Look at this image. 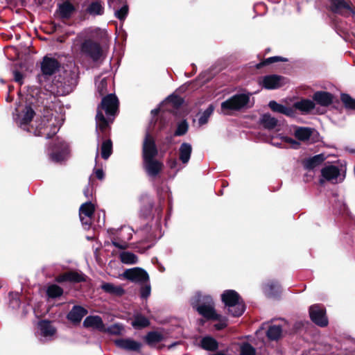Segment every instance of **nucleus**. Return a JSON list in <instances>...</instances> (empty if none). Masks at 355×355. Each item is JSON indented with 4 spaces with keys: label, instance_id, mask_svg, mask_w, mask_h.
<instances>
[{
    "label": "nucleus",
    "instance_id": "f257e3e1",
    "mask_svg": "<svg viewBox=\"0 0 355 355\" xmlns=\"http://www.w3.org/2000/svg\"><path fill=\"white\" fill-rule=\"evenodd\" d=\"M158 155L154 139L146 133L142 145L143 167L147 175L152 178L157 177L163 170L164 164L155 157Z\"/></svg>",
    "mask_w": 355,
    "mask_h": 355
},
{
    "label": "nucleus",
    "instance_id": "f03ea898",
    "mask_svg": "<svg viewBox=\"0 0 355 355\" xmlns=\"http://www.w3.org/2000/svg\"><path fill=\"white\" fill-rule=\"evenodd\" d=\"M221 300L227 307L228 313L233 317H240L245 310V304L240 295L234 290H225Z\"/></svg>",
    "mask_w": 355,
    "mask_h": 355
},
{
    "label": "nucleus",
    "instance_id": "7ed1b4c3",
    "mask_svg": "<svg viewBox=\"0 0 355 355\" xmlns=\"http://www.w3.org/2000/svg\"><path fill=\"white\" fill-rule=\"evenodd\" d=\"M250 100L248 94H234L221 103V112L225 115H231L234 111H240L247 108Z\"/></svg>",
    "mask_w": 355,
    "mask_h": 355
},
{
    "label": "nucleus",
    "instance_id": "20e7f679",
    "mask_svg": "<svg viewBox=\"0 0 355 355\" xmlns=\"http://www.w3.org/2000/svg\"><path fill=\"white\" fill-rule=\"evenodd\" d=\"M192 306L208 320L219 318V314L214 309L213 299L209 295H198V299L192 303Z\"/></svg>",
    "mask_w": 355,
    "mask_h": 355
},
{
    "label": "nucleus",
    "instance_id": "39448f33",
    "mask_svg": "<svg viewBox=\"0 0 355 355\" xmlns=\"http://www.w3.org/2000/svg\"><path fill=\"white\" fill-rule=\"evenodd\" d=\"M60 67V64L53 58H49L44 56L41 63V71L42 74L37 76V79L40 85H42L43 79H45L46 76H50L54 74Z\"/></svg>",
    "mask_w": 355,
    "mask_h": 355
},
{
    "label": "nucleus",
    "instance_id": "423d86ee",
    "mask_svg": "<svg viewBox=\"0 0 355 355\" xmlns=\"http://www.w3.org/2000/svg\"><path fill=\"white\" fill-rule=\"evenodd\" d=\"M81 51L96 62L103 56V49L101 44L91 39L85 40L81 44Z\"/></svg>",
    "mask_w": 355,
    "mask_h": 355
},
{
    "label": "nucleus",
    "instance_id": "0eeeda50",
    "mask_svg": "<svg viewBox=\"0 0 355 355\" xmlns=\"http://www.w3.org/2000/svg\"><path fill=\"white\" fill-rule=\"evenodd\" d=\"M119 100L114 94H110L102 98L97 110H104L107 116H115L119 109Z\"/></svg>",
    "mask_w": 355,
    "mask_h": 355
},
{
    "label": "nucleus",
    "instance_id": "6e6552de",
    "mask_svg": "<svg viewBox=\"0 0 355 355\" xmlns=\"http://www.w3.org/2000/svg\"><path fill=\"white\" fill-rule=\"evenodd\" d=\"M309 316L316 325L324 327L328 325V319L325 309L320 304H313L309 307Z\"/></svg>",
    "mask_w": 355,
    "mask_h": 355
},
{
    "label": "nucleus",
    "instance_id": "1a4fd4ad",
    "mask_svg": "<svg viewBox=\"0 0 355 355\" xmlns=\"http://www.w3.org/2000/svg\"><path fill=\"white\" fill-rule=\"evenodd\" d=\"M123 277L125 279L135 283L143 284L149 282L148 272L139 267L126 269L123 273Z\"/></svg>",
    "mask_w": 355,
    "mask_h": 355
},
{
    "label": "nucleus",
    "instance_id": "9d476101",
    "mask_svg": "<svg viewBox=\"0 0 355 355\" xmlns=\"http://www.w3.org/2000/svg\"><path fill=\"white\" fill-rule=\"evenodd\" d=\"M329 7L334 13L344 17L355 15V8L353 7L352 1H331V5Z\"/></svg>",
    "mask_w": 355,
    "mask_h": 355
},
{
    "label": "nucleus",
    "instance_id": "9b49d317",
    "mask_svg": "<svg viewBox=\"0 0 355 355\" xmlns=\"http://www.w3.org/2000/svg\"><path fill=\"white\" fill-rule=\"evenodd\" d=\"M55 281L58 283H81L87 281V276L81 272H78L75 270H71L58 275L55 277Z\"/></svg>",
    "mask_w": 355,
    "mask_h": 355
},
{
    "label": "nucleus",
    "instance_id": "f8f14e48",
    "mask_svg": "<svg viewBox=\"0 0 355 355\" xmlns=\"http://www.w3.org/2000/svg\"><path fill=\"white\" fill-rule=\"evenodd\" d=\"M114 344L121 349L137 353L141 352L142 347V344L140 342L132 338H118L114 340Z\"/></svg>",
    "mask_w": 355,
    "mask_h": 355
},
{
    "label": "nucleus",
    "instance_id": "ddd939ff",
    "mask_svg": "<svg viewBox=\"0 0 355 355\" xmlns=\"http://www.w3.org/2000/svg\"><path fill=\"white\" fill-rule=\"evenodd\" d=\"M286 78L277 75H267L263 78L262 87L266 89H276L285 85Z\"/></svg>",
    "mask_w": 355,
    "mask_h": 355
},
{
    "label": "nucleus",
    "instance_id": "4468645a",
    "mask_svg": "<svg viewBox=\"0 0 355 355\" xmlns=\"http://www.w3.org/2000/svg\"><path fill=\"white\" fill-rule=\"evenodd\" d=\"M35 112L31 105H26L21 111V116L19 119L18 123L19 126L28 132H31L29 128V123L33 121Z\"/></svg>",
    "mask_w": 355,
    "mask_h": 355
},
{
    "label": "nucleus",
    "instance_id": "2eb2a0df",
    "mask_svg": "<svg viewBox=\"0 0 355 355\" xmlns=\"http://www.w3.org/2000/svg\"><path fill=\"white\" fill-rule=\"evenodd\" d=\"M140 201L142 207L140 210V215L144 218H149L153 217L152 211L154 207V200L148 194H143L140 197Z\"/></svg>",
    "mask_w": 355,
    "mask_h": 355
},
{
    "label": "nucleus",
    "instance_id": "dca6fc26",
    "mask_svg": "<svg viewBox=\"0 0 355 355\" xmlns=\"http://www.w3.org/2000/svg\"><path fill=\"white\" fill-rule=\"evenodd\" d=\"M313 101L322 107H328L332 104L334 95L325 91L315 92L312 96Z\"/></svg>",
    "mask_w": 355,
    "mask_h": 355
},
{
    "label": "nucleus",
    "instance_id": "f3484780",
    "mask_svg": "<svg viewBox=\"0 0 355 355\" xmlns=\"http://www.w3.org/2000/svg\"><path fill=\"white\" fill-rule=\"evenodd\" d=\"M87 313L88 311L83 306L74 305L67 315V318L73 324H78Z\"/></svg>",
    "mask_w": 355,
    "mask_h": 355
},
{
    "label": "nucleus",
    "instance_id": "a211bd4d",
    "mask_svg": "<svg viewBox=\"0 0 355 355\" xmlns=\"http://www.w3.org/2000/svg\"><path fill=\"white\" fill-rule=\"evenodd\" d=\"M76 10L75 6L71 3V1H63L58 4L56 13L62 19H69Z\"/></svg>",
    "mask_w": 355,
    "mask_h": 355
},
{
    "label": "nucleus",
    "instance_id": "6ab92c4d",
    "mask_svg": "<svg viewBox=\"0 0 355 355\" xmlns=\"http://www.w3.org/2000/svg\"><path fill=\"white\" fill-rule=\"evenodd\" d=\"M270 109L277 113H280L289 117H295L296 112L291 107H286L278 103L275 101H270L268 103Z\"/></svg>",
    "mask_w": 355,
    "mask_h": 355
},
{
    "label": "nucleus",
    "instance_id": "aec40b11",
    "mask_svg": "<svg viewBox=\"0 0 355 355\" xmlns=\"http://www.w3.org/2000/svg\"><path fill=\"white\" fill-rule=\"evenodd\" d=\"M315 103L308 98H302L299 101L295 102L291 107L295 111H300L302 114H308L315 108Z\"/></svg>",
    "mask_w": 355,
    "mask_h": 355
},
{
    "label": "nucleus",
    "instance_id": "412c9836",
    "mask_svg": "<svg viewBox=\"0 0 355 355\" xmlns=\"http://www.w3.org/2000/svg\"><path fill=\"white\" fill-rule=\"evenodd\" d=\"M67 148L68 146L65 142H58L55 144L53 152L51 155V159L56 162L62 161L67 152Z\"/></svg>",
    "mask_w": 355,
    "mask_h": 355
},
{
    "label": "nucleus",
    "instance_id": "4be33fe9",
    "mask_svg": "<svg viewBox=\"0 0 355 355\" xmlns=\"http://www.w3.org/2000/svg\"><path fill=\"white\" fill-rule=\"evenodd\" d=\"M36 123L37 125L35 128L31 126L34 135L39 137L44 136L46 137V132L49 128V119L44 116L43 118H41L40 121H36Z\"/></svg>",
    "mask_w": 355,
    "mask_h": 355
},
{
    "label": "nucleus",
    "instance_id": "5701e85b",
    "mask_svg": "<svg viewBox=\"0 0 355 355\" xmlns=\"http://www.w3.org/2000/svg\"><path fill=\"white\" fill-rule=\"evenodd\" d=\"M326 158L327 157L323 153L314 155L304 160V167L309 171L313 170L315 167L322 164Z\"/></svg>",
    "mask_w": 355,
    "mask_h": 355
},
{
    "label": "nucleus",
    "instance_id": "b1692460",
    "mask_svg": "<svg viewBox=\"0 0 355 355\" xmlns=\"http://www.w3.org/2000/svg\"><path fill=\"white\" fill-rule=\"evenodd\" d=\"M83 326L86 328H93L98 330L104 329L103 320L99 315H89L86 317L83 322Z\"/></svg>",
    "mask_w": 355,
    "mask_h": 355
},
{
    "label": "nucleus",
    "instance_id": "393cba45",
    "mask_svg": "<svg viewBox=\"0 0 355 355\" xmlns=\"http://www.w3.org/2000/svg\"><path fill=\"white\" fill-rule=\"evenodd\" d=\"M321 175L327 181H332L340 175V169L336 166L329 165L322 168Z\"/></svg>",
    "mask_w": 355,
    "mask_h": 355
},
{
    "label": "nucleus",
    "instance_id": "a878e982",
    "mask_svg": "<svg viewBox=\"0 0 355 355\" xmlns=\"http://www.w3.org/2000/svg\"><path fill=\"white\" fill-rule=\"evenodd\" d=\"M101 288L106 293L121 297L125 294V290L121 286H115L112 283L104 282L101 284Z\"/></svg>",
    "mask_w": 355,
    "mask_h": 355
},
{
    "label": "nucleus",
    "instance_id": "bb28decb",
    "mask_svg": "<svg viewBox=\"0 0 355 355\" xmlns=\"http://www.w3.org/2000/svg\"><path fill=\"white\" fill-rule=\"evenodd\" d=\"M315 130L309 127H296L294 131V136L301 141H308Z\"/></svg>",
    "mask_w": 355,
    "mask_h": 355
},
{
    "label": "nucleus",
    "instance_id": "cd10ccee",
    "mask_svg": "<svg viewBox=\"0 0 355 355\" xmlns=\"http://www.w3.org/2000/svg\"><path fill=\"white\" fill-rule=\"evenodd\" d=\"M164 335L157 331H151L147 333L144 337L145 343L150 347H153L156 344L163 341Z\"/></svg>",
    "mask_w": 355,
    "mask_h": 355
},
{
    "label": "nucleus",
    "instance_id": "c85d7f7f",
    "mask_svg": "<svg viewBox=\"0 0 355 355\" xmlns=\"http://www.w3.org/2000/svg\"><path fill=\"white\" fill-rule=\"evenodd\" d=\"M192 153V146L190 144L184 142L179 148V159L183 164H187Z\"/></svg>",
    "mask_w": 355,
    "mask_h": 355
},
{
    "label": "nucleus",
    "instance_id": "c756f323",
    "mask_svg": "<svg viewBox=\"0 0 355 355\" xmlns=\"http://www.w3.org/2000/svg\"><path fill=\"white\" fill-rule=\"evenodd\" d=\"M104 6L101 3V1H91L85 9V13L89 14L93 17L97 15H103L104 14Z\"/></svg>",
    "mask_w": 355,
    "mask_h": 355
},
{
    "label": "nucleus",
    "instance_id": "7c9ffc66",
    "mask_svg": "<svg viewBox=\"0 0 355 355\" xmlns=\"http://www.w3.org/2000/svg\"><path fill=\"white\" fill-rule=\"evenodd\" d=\"M278 121L268 113L264 114L260 119V123L265 129L272 130L277 125Z\"/></svg>",
    "mask_w": 355,
    "mask_h": 355
},
{
    "label": "nucleus",
    "instance_id": "2f4dec72",
    "mask_svg": "<svg viewBox=\"0 0 355 355\" xmlns=\"http://www.w3.org/2000/svg\"><path fill=\"white\" fill-rule=\"evenodd\" d=\"M149 320L144 315L138 313L134 316V320L132 321V326L136 329H141L150 325Z\"/></svg>",
    "mask_w": 355,
    "mask_h": 355
},
{
    "label": "nucleus",
    "instance_id": "473e14b6",
    "mask_svg": "<svg viewBox=\"0 0 355 355\" xmlns=\"http://www.w3.org/2000/svg\"><path fill=\"white\" fill-rule=\"evenodd\" d=\"M200 346L205 350L214 352L218 349V343L215 338L211 336H205L202 338Z\"/></svg>",
    "mask_w": 355,
    "mask_h": 355
},
{
    "label": "nucleus",
    "instance_id": "72a5a7b5",
    "mask_svg": "<svg viewBox=\"0 0 355 355\" xmlns=\"http://www.w3.org/2000/svg\"><path fill=\"white\" fill-rule=\"evenodd\" d=\"M96 130H99L103 134H105L106 130L109 127L108 121L105 117L101 110L96 111Z\"/></svg>",
    "mask_w": 355,
    "mask_h": 355
},
{
    "label": "nucleus",
    "instance_id": "f704fd0d",
    "mask_svg": "<svg viewBox=\"0 0 355 355\" xmlns=\"http://www.w3.org/2000/svg\"><path fill=\"white\" fill-rule=\"evenodd\" d=\"M120 261L128 265L136 264L138 262V257L133 252L123 251L119 254Z\"/></svg>",
    "mask_w": 355,
    "mask_h": 355
},
{
    "label": "nucleus",
    "instance_id": "c9c22d12",
    "mask_svg": "<svg viewBox=\"0 0 355 355\" xmlns=\"http://www.w3.org/2000/svg\"><path fill=\"white\" fill-rule=\"evenodd\" d=\"M63 288L60 286L53 284H50L46 288V295L51 299H55L61 297L63 295Z\"/></svg>",
    "mask_w": 355,
    "mask_h": 355
},
{
    "label": "nucleus",
    "instance_id": "e433bc0d",
    "mask_svg": "<svg viewBox=\"0 0 355 355\" xmlns=\"http://www.w3.org/2000/svg\"><path fill=\"white\" fill-rule=\"evenodd\" d=\"M288 62V59L286 58L282 57V56H278V55L270 57L268 58L263 59V60H261L259 63H258L255 65V67L257 69H261L263 67H266L269 64H273L275 62Z\"/></svg>",
    "mask_w": 355,
    "mask_h": 355
},
{
    "label": "nucleus",
    "instance_id": "4c0bfd02",
    "mask_svg": "<svg viewBox=\"0 0 355 355\" xmlns=\"http://www.w3.org/2000/svg\"><path fill=\"white\" fill-rule=\"evenodd\" d=\"M95 211V207L91 202H86L81 205L79 209L80 218L83 216L93 217Z\"/></svg>",
    "mask_w": 355,
    "mask_h": 355
},
{
    "label": "nucleus",
    "instance_id": "58836bf2",
    "mask_svg": "<svg viewBox=\"0 0 355 355\" xmlns=\"http://www.w3.org/2000/svg\"><path fill=\"white\" fill-rule=\"evenodd\" d=\"M282 329L280 326H270L266 331V336L270 340H277L282 336Z\"/></svg>",
    "mask_w": 355,
    "mask_h": 355
},
{
    "label": "nucleus",
    "instance_id": "ea45409f",
    "mask_svg": "<svg viewBox=\"0 0 355 355\" xmlns=\"http://www.w3.org/2000/svg\"><path fill=\"white\" fill-rule=\"evenodd\" d=\"M40 330L44 336H51L55 334V329L49 320H42L40 323Z\"/></svg>",
    "mask_w": 355,
    "mask_h": 355
},
{
    "label": "nucleus",
    "instance_id": "a19ab883",
    "mask_svg": "<svg viewBox=\"0 0 355 355\" xmlns=\"http://www.w3.org/2000/svg\"><path fill=\"white\" fill-rule=\"evenodd\" d=\"M101 157L104 159H107L112 153V142L111 139L104 141L101 148Z\"/></svg>",
    "mask_w": 355,
    "mask_h": 355
},
{
    "label": "nucleus",
    "instance_id": "79ce46f5",
    "mask_svg": "<svg viewBox=\"0 0 355 355\" xmlns=\"http://www.w3.org/2000/svg\"><path fill=\"white\" fill-rule=\"evenodd\" d=\"M340 100L345 109L355 110V99L349 94L345 93L341 94Z\"/></svg>",
    "mask_w": 355,
    "mask_h": 355
},
{
    "label": "nucleus",
    "instance_id": "37998d69",
    "mask_svg": "<svg viewBox=\"0 0 355 355\" xmlns=\"http://www.w3.org/2000/svg\"><path fill=\"white\" fill-rule=\"evenodd\" d=\"M166 101L171 103L173 108L178 110L184 103V98L176 94H171L166 98Z\"/></svg>",
    "mask_w": 355,
    "mask_h": 355
},
{
    "label": "nucleus",
    "instance_id": "c03bdc74",
    "mask_svg": "<svg viewBox=\"0 0 355 355\" xmlns=\"http://www.w3.org/2000/svg\"><path fill=\"white\" fill-rule=\"evenodd\" d=\"M214 111V106L213 104H210L198 119L199 125H203L206 124L208 122L209 118L213 114Z\"/></svg>",
    "mask_w": 355,
    "mask_h": 355
},
{
    "label": "nucleus",
    "instance_id": "a18cd8bd",
    "mask_svg": "<svg viewBox=\"0 0 355 355\" xmlns=\"http://www.w3.org/2000/svg\"><path fill=\"white\" fill-rule=\"evenodd\" d=\"M189 130V124L186 119H183L181 122H180L177 128L174 132V136L180 137L186 135Z\"/></svg>",
    "mask_w": 355,
    "mask_h": 355
},
{
    "label": "nucleus",
    "instance_id": "49530a36",
    "mask_svg": "<svg viewBox=\"0 0 355 355\" xmlns=\"http://www.w3.org/2000/svg\"><path fill=\"white\" fill-rule=\"evenodd\" d=\"M129 12V6L128 4H123L120 8L116 9L114 12L115 17L123 21L125 19Z\"/></svg>",
    "mask_w": 355,
    "mask_h": 355
},
{
    "label": "nucleus",
    "instance_id": "de8ad7c7",
    "mask_svg": "<svg viewBox=\"0 0 355 355\" xmlns=\"http://www.w3.org/2000/svg\"><path fill=\"white\" fill-rule=\"evenodd\" d=\"M241 355H256V349L249 343H245L241 347Z\"/></svg>",
    "mask_w": 355,
    "mask_h": 355
},
{
    "label": "nucleus",
    "instance_id": "09e8293b",
    "mask_svg": "<svg viewBox=\"0 0 355 355\" xmlns=\"http://www.w3.org/2000/svg\"><path fill=\"white\" fill-rule=\"evenodd\" d=\"M143 284L144 285H142L140 288V296L143 299H146L150 295L151 286L149 284V282L148 283Z\"/></svg>",
    "mask_w": 355,
    "mask_h": 355
},
{
    "label": "nucleus",
    "instance_id": "8fccbe9b",
    "mask_svg": "<svg viewBox=\"0 0 355 355\" xmlns=\"http://www.w3.org/2000/svg\"><path fill=\"white\" fill-rule=\"evenodd\" d=\"M212 320H217L218 323L214 324V327L216 330H222L227 326V320L225 316H222L219 314L218 319H213Z\"/></svg>",
    "mask_w": 355,
    "mask_h": 355
},
{
    "label": "nucleus",
    "instance_id": "3c124183",
    "mask_svg": "<svg viewBox=\"0 0 355 355\" xmlns=\"http://www.w3.org/2000/svg\"><path fill=\"white\" fill-rule=\"evenodd\" d=\"M58 131V129L57 128V125L54 123H50L49 130L46 135V138L48 139L53 138L56 135Z\"/></svg>",
    "mask_w": 355,
    "mask_h": 355
},
{
    "label": "nucleus",
    "instance_id": "603ef678",
    "mask_svg": "<svg viewBox=\"0 0 355 355\" xmlns=\"http://www.w3.org/2000/svg\"><path fill=\"white\" fill-rule=\"evenodd\" d=\"M98 91L101 96L105 94L107 91V81L105 79H103L100 82L99 85H98Z\"/></svg>",
    "mask_w": 355,
    "mask_h": 355
},
{
    "label": "nucleus",
    "instance_id": "864d4df0",
    "mask_svg": "<svg viewBox=\"0 0 355 355\" xmlns=\"http://www.w3.org/2000/svg\"><path fill=\"white\" fill-rule=\"evenodd\" d=\"M14 80L18 83L20 85L23 84L24 75L21 72L18 70L13 71Z\"/></svg>",
    "mask_w": 355,
    "mask_h": 355
},
{
    "label": "nucleus",
    "instance_id": "5fc2aeb1",
    "mask_svg": "<svg viewBox=\"0 0 355 355\" xmlns=\"http://www.w3.org/2000/svg\"><path fill=\"white\" fill-rule=\"evenodd\" d=\"M80 219L85 228L89 229L91 227L92 217L82 216V218H80Z\"/></svg>",
    "mask_w": 355,
    "mask_h": 355
},
{
    "label": "nucleus",
    "instance_id": "6e6d98bb",
    "mask_svg": "<svg viewBox=\"0 0 355 355\" xmlns=\"http://www.w3.org/2000/svg\"><path fill=\"white\" fill-rule=\"evenodd\" d=\"M284 140L286 143L292 144L295 148H297L300 144L298 141L289 137H285Z\"/></svg>",
    "mask_w": 355,
    "mask_h": 355
},
{
    "label": "nucleus",
    "instance_id": "4d7b16f0",
    "mask_svg": "<svg viewBox=\"0 0 355 355\" xmlns=\"http://www.w3.org/2000/svg\"><path fill=\"white\" fill-rule=\"evenodd\" d=\"M96 178L100 180H103L105 174L102 168H97L94 171Z\"/></svg>",
    "mask_w": 355,
    "mask_h": 355
},
{
    "label": "nucleus",
    "instance_id": "13d9d810",
    "mask_svg": "<svg viewBox=\"0 0 355 355\" xmlns=\"http://www.w3.org/2000/svg\"><path fill=\"white\" fill-rule=\"evenodd\" d=\"M112 243L114 247L121 250H125L128 247V245L125 243H124L123 244H121L114 240L112 241Z\"/></svg>",
    "mask_w": 355,
    "mask_h": 355
},
{
    "label": "nucleus",
    "instance_id": "bf43d9fd",
    "mask_svg": "<svg viewBox=\"0 0 355 355\" xmlns=\"http://www.w3.org/2000/svg\"><path fill=\"white\" fill-rule=\"evenodd\" d=\"M10 304L12 305V307L15 308V307H19V304H20V300L19 298H15V299H12L11 301H10Z\"/></svg>",
    "mask_w": 355,
    "mask_h": 355
},
{
    "label": "nucleus",
    "instance_id": "052dcab7",
    "mask_svg": "<svg viewBox=\"0 0 355 355\" xmlns=\"http://www.w3.org/2000/svg\"><path fill=\"white\" fill-rule=\"evenodd\" d=\"M57 92H58V94L59 95H64V94H65L68 93V92H69V91H68V90H67V89H65V87H62V88H60V89H58V90L57 91Z\"/></svg>",
    "mask_w": 355,
    "mask_h": 355
},
{
    "label": "nucleus",
    "instance_id": "680f3d73",
    "mask_svg": "<svg viewBox=\"0 0 355 355\" xmlns=\"http://www.w3.org/2000/svg\"><path fill=\"white\" fill-rule=\"evenodd\" d=\"M52 25H53L52 28H53V32H55L58 27H60V24H57L55 22H53Z\"/></svg>",
    "mask_w": 355,
    "mask_h": 355
},
{
    "label": "nucleus",
    "instance_id": "e2e57ef3",
    "mask_svg": "<svg viewBox=\"0 0 355 355\" xmlns=\"http://www.w3.org/2000/svg\"><path fill=\"white\" fill-rule=\"evenodd\" d=\"M176 164H177L176 160H175V159H174V160H173V161L171 162V163L170 164V167H171V168H173L175 167Z\"/></svg>",
    "mask_w": 355,
    "mask_h": 355
},
{
    "label": "nucleus",
    "instance_id": "0e129e2a",
    "mask_svg": "<svg viewBox=\"0 0 355 355\" xmlns=\"http://www.w3.org/2000/svg\"><path fill=\"white\" fill-rule=\"evenodd\" d=\"M43 2L44 1H35V4L36 6V8H40V6H42Z\"/></svg>",
    "mask_w": 355,
    "mask_h": 355
},
{
    "label": "nucleus",
    "instance_id": "69168bd1",
    "mask_svg": "<svg viewBox=\"0 0 355 355\" xmlns=\"http://www.w3.org/2000/svg\"><path fill=\"white\" fill-rule=\"evenodd\" d=\"M89 191V189L88 187L84 189V193L87 197L88 196Z\"/></svg>",
    "mask_w": 355,
    "mask_h": 355
},
{
    "label": "nucleus",
    "instance_id": "338daca9",
    "mask_svg": "<svg viewBox=\"0 0 355 355\" xmlns=\"http://www.w3.org/2000/svg\"><path fill=\"white\" fill-rule=\"evenodd\" d=\"M14 90V86L13 85H9L8 86V93L10 94Z\"/></svg>",
    "mask_w": 355,
    "mask_h": 355
},
{
    "label": "nucleus",
    "instance_id": "774afa93",
    "mask_svg": "<svg viewBox=\"0 0 355 355\" xmlns=\"http://www.w3.org/2000/svg\"><path fill=\"white\" fill-rule=\"evenodd\" d=\"M19 2L21 6H27V1H19Z\"/></svg>",
    "mask_w": 355,
    "mask_h": 355
}]
</instances>
